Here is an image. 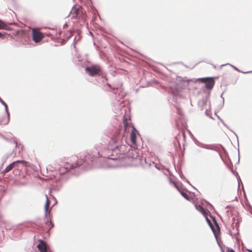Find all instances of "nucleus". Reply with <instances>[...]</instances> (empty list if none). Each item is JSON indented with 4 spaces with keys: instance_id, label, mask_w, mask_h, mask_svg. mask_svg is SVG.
<instances>
[{
    "instance_id": "17",
    "label": "nucleus",
    "mask_w": 252,
    "mask_h": 252,
    "mask_svg": "<svg viewBox=\"0 0 252 252\" xmlns=\"http://www.w3.org/2000/svg\"><path fill=\"white\" fill-rule=\"evenodd\" d=\"M0 101L5 106L6 109H7V106L6 104L0 98Z\"/></svg>"
},
{
    "instance_id": "2",
    "label": "nucleus",
    "mask_w": 252,
    "mask_h": 252,
    "mask_svg": "<svg viewBox=\"0 0 252 252\" xmlns=\"http://www.w3.org/2000/svg\"><path fill=\"white\" fill-rule=\"evenodd\" d=\"M85 71L91 76H94L100 75L101 72V68L98 64H93L86 67Z\"/></svg>"
},
{
    "instance_id": "20",
    "label": "nucleus",
    "mask_w": 252,
    "mask_h": 252,
    "mask_svg": "<svg viewBox=\"0 0 252 252\" xmlns=\"http://www.w3.org/2000/svg\"><path fill=\"white\" fill-rule=\"evenodd\" d=\"M50 223L51 224V227H52L53 226V224H52V223L51 221L50 222Z\"/></svg>"
},
{
    "instance_id": "9",
    "label": "nucleus",
    "mask_w": 252,
    "mask_h": 252,
    "mask_svg": "<svg viewBox=\"0 0 252 252\" xmlns=\"http://www.w3.org/2000/svg\"><path fill=\"white\" fill-rule=\"evenodd\" d=\"M136 132L137 130L135 128L133 127L130 133V140L132 143L134 145H135L136 143Z\"/></svg>"
},
{
    "instance_id": "18",
    "label": "nucleus",
    "mask_w": 252,
    "mask_h": 252,
    "mask_svg": "<svg viewBox=\"0 0 252 252\" xmlns=\"http://www.w3.org/2000/svg\"><path fill=\"white\" fill-rule=\"evenodd\" d=\"M226 252H235V251L234 250H233L232 249L228 248V249H227Z\"/></svg>"
},
{
    "instance_id": "16",
    "label": "nucleus",
    "mask_w": 252,
    "mask_h": 252,
    "mask_svg": "<svg viewBox=\"0 0 252 252\" xmlns=\"http://www.w3.org/2000/svg\"><path fill=\"white\" fill-rule=\"evenodd\" d=\"M5 37V33L0 32V38L4 39Z\"/></svg>"
},
{
    "instance_id": "10",
    "label": "nucleus",
    "mask_w": 252,
    "mask_h": 252,
    "mask_svg": "<svg viewBox=\"0 0 252 252\" xmlns=\"http://www.w3.org/2000/svg\"><path fill=\"white\" fill-rule=\"evenodd\" d=\"M46 203L45 204L44 209H45L46 215H47L48 214H49L50 212V210L49 209L50 202V200L48 199L47 195L46 196Z\"/></svg>"
},
{
    "instance_id": "4",
    "label": "nucleus",
    "mask_w": 252,
    "mask_h": 252,
    "mask_svg": "<svg viewBox=\"0 0 252 252\" xmlns=\"http://www.w3.org/2000/svg\"><path fill=\"white\" fill-rule=\"evenodd\" d=\"M198 80L205 83V87L208 89H212L215 85V81L212 77L201 78L198 79Z\"/></svg>"
},
{
    "instance_id": "22",
    "label": "nucleus",
    "mask_w": 252,
    "mask_h": 252,
    "mask_svg": "<svg viewBox=\"0 0 252 252\" xmlns=\"http://www.w3.org/2000/svg\"><path fill=\"white\" fill-rule=\"evenodd\" d=\"M116 148H119V146H118V145H116Z\"/></svg>"
},
{
    "instance_id": "21",
    "label": "nucleus",
    "mask_w": 252,
    "mask_h": 252,
    "mask_svg": "<svg viewBox=\"0 0 252 252\" xmlns=\"http://www.w3.org/2000/svg\"><path fill=\"white\" fill-rule=\"evenodd\" d=\"M1 218H2V216H1V215L0 214V220L1 219Z\"/></svg>"
},
{
    "instance_id": "19",
    "label": "nucleus",
    "mask_w": 252,
    "mask_h": 252,
    "mask_svg": "<svg viewBox=\"0 0 252 252\" xmlns=\"http://www.w3.org/2000/svg\"><path fill=\"white\" fill-rule=\"evenodd\" d=\"M216 222V224L217 227L218 228H219V226L218 224L217 223V222Z\"/></svg>"
},
{
    "instance_id": "1",
    "label": "nucleus",
    "mask_w": 252,
    "mask_h": 252,
    "mask_svg": "<svg viewBox=\"0 0 252 252\" xmlns=\"http://www.w3.org/2000/svg\"><path fill=\"white\" fill-rule=\"evenodd\" d=\"M82 160H77L76 157H72L68 159V161L66 162L64 166L61 167L60 169V172L61 174H64L68 172L70 169H74L83 164Z\"/></svg>"
},
{
    "instance_id": "6",
    "label": "nucleus",
    "mask_w": 252,
    "mask_h": 252,
    "mask_svg": "<svg viewBox=\"0 0 252 252\" xmlns=\"http://www.w3.org/2000/svg\"><path fill=\"white\" fill-rule=\"evenodd\" d=\"M123 122L125 126V131L128 132L129 131V128L130 127H133V126L131 125V119L129 115H127L124 116Z\"/></svg>"
},
{
    "instance_id": "12",
    "label": "nucleus",
    "mask_w": 252,
    "mask_h": 252,
    "mask_svg": "<svg viewBox=\"0 0 252 252\" xmlns=\"http://www.w3.org/2000/svg\"><path fill=\"white\" fill-rule=\"evenodd\" d=\"M9 115L7 116H4L2 118L1 120H0V123L2 125H7L9 122Z\"/></svg>"
},
{
    "instance_id": "13",
    "label": "nucleus",
    "mask_w": 252,
    "mask_h": 252,
    "mask_svg": "<svg viewBox=\"0 0 252 252\" xmlns=\"http://www.w3.org/2000/svg\"><path fill=\"white\" fill-rule=\"evenodd\" d=\"M178 190H179V191L180 192L181 194L182 195V196L185 198H186V199L188 200H189L190 198V196H189V193H188L187 192L183 191V190H181L180 189H178Z\"/></svg>"
},
{
    "instance_id": "3",
    "label": "nucleus",
    "mask_w": 252,
    "mask_h": 252,
    "mask_svg": "<svg viewBox=\"0 0 252 252\" xmlns=\"http://www.w3.org/2000/svg\"><path fill=\"white\" fill-rule=\"evenodd\" d=\"M43 34L38 30L33 29L32 30V38L34 42L38 43L43 38Z\"/></svg>"
},
{
    "instance_id": "15",
    "label": "nucleus",
    "mask_w": 252,
    "mask_h": 252,
    "mask_svg": "<svg viewBox=\"0 0 252 252\" xmlns=\"http://www.w3.org/2000/svg\"><path fill=\"white\" fill-rule=\"evenodd\" d=\"M0 29H4L9 30L10 29L3 22L0 20Z\"/></svg>"
},
{
    "instance_id": "14",
    "label": "nucleus",
    "mask_w": 252,
    "mask_h": 252,
    "mask_svg": "<svg viewBox=\"0 0 252 252\" xmlns=\"http://www.w3.org/2000/svg\"><path fill=\"white\" fill-rule=\"evenodd\" d=\"M14 162H16V165L14 166V168H18V164L19 163H22L24 166H27V162L24 160H17L16 161H14Z\"/></svg>"
},
{
    "instance_id": "8",
    "label": "nucleus",
    "mask_w": 252,
    "mask_h": 252,
    "mask_svg": "<svg viewBox=\"0 0 252 252\" xmlns=\"http://www.w3.org/2000/svg\"><path fill=\"white\" fill-rule=\"evenodd\" d=\"M37 248L40 252H47V248L46 243L42 240L39 241Z\"/></svg>"
},
{
    "instance_id": "7",
    "label": "nucleus",
    "mask_w": 252,
    "mask_h": 252,
    "mask_svg": "<svg viewBox=\"0 0 252 252\" xmlns=\"http://www.w3.org/2000/svg\"><path fill=\"white\" fill-rule=\"evenodd\" d=\"M82 12L81 9L79 6H75L71 9L70 14L72 18H78Z\"/></svg>"
},
{
    "instance_id": "11",
    "label": "nucleus",
    "mask_w": 252,
    "mask_h": 252,
    "mask_svg": "<svg viewBox=\"0 0 252 252\" xmlns=\"http://www.w3.org/2000/svg\"><path fill=\"white\" fill-rule=\"evenodd\" d=\"M16 162H12V163L10 164L9 165H8L4 170L3 173H7L11 171L12 169L14 168V166L16 165Z\"/></svg>"
},
{
    "instance_id": "5",
    "label": "nucleus",
    "mask_w": 252,
    "mask_h": 252,
    "mask_svg": "<svg viewBox=\"0 0 252 252\" xmlns=\"http://www.w3.org/2000/svg\"><path fill=\"white\" fill-rule=\"evenodd\" d=\"M195 208L196 209L201 213L202 215L206 218V220L208 222V223L209 224L210 226L212 227L211 222L210 220L208 218V216L210 214V212L208 210H205L202 206L199 205H195Z\"/></svg>"
}]
</instances>
